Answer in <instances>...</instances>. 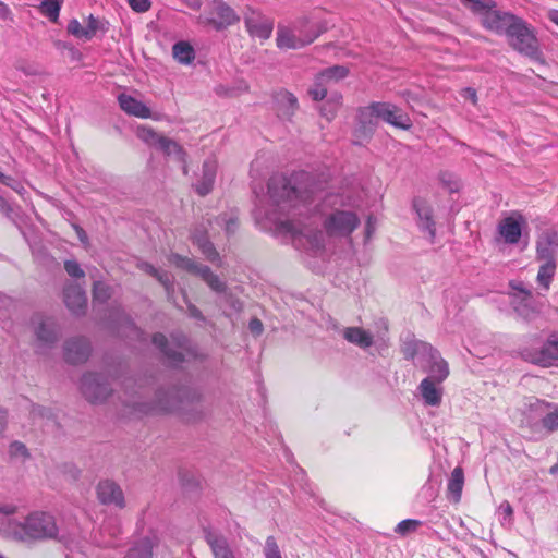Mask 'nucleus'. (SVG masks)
<instances>
[{"label": "nucleus", "instance_id": "obj_19", "mask_svg": "<svg viewBox=\"0 0 558 558\" xmlns=\"http://www.w3.org/2000/svg\"><path fill=\"white\" fill-rule=\"evenodd\" d=\"M277 116L281 120L290 121L299 110V101L294 94L280 89L274 96Z\"/></svg>", "mask_w": 558, "mask_h": 558}, {"label": "nucleus", "instance_id": "obj_40", "mask_svg": "<svg viewBox=\"0 0 558 558\" xmlns=\"http://www.w3.org/2000/svg\"><path fill=\"white\" fill-rule=\"evenodd\" d=\"M112 291L111 288L105 282L97 281L93 287V298L94 301L105 303L111 298Z\"/></svg>", "mask_w": 558, "mask_h": 558}, {"label": "nucleus", "instance_id": "obj_44", "mask_svg": "<svg viewBox=\"0 0 558 558\" xmlns=\"http://www.w3.org/2000/svg\"><path fill=\"white\" fill-rule=\"evenodd\" d=\"M439 180L450 192H457L459 190V180L452 172L441 171L439 173Z\"/></svg>", "mask_w": 558, "mask_h": 558}, {"label": "nucleus", "instance_id": "obj_62", "mask_svg": "<svg viewBox=\"0 0 558 558\" xmlns=\"http://www.w3.org/2000/svg\"><path fill=\"white\" fill-rule=\"evenodd\" d=\"M7 427V412L2 409H0V434L3 433V430Z\"/></svg>", "mask_w": 558, "mask_h": 558}, {"label": "nucleus", "instance_id": "obj_20", "mask_svg": "<svg viewBox=\"0 0 558 558\" xmlns=\"http://www.w3.org/2000/svg\"><path fill=\"white\" fill-rule=\"evenodd\" d=\"M102 28L101 22L94 15H89L87 19V25L83 26L80 21L73 19L69 22L66 31L69 34L77 39L90 40L96 33Z\"/></svg>", "mask_w": 558, "mask_h": 558}, {"label": "nucleus", "instance_id": "obj_56", "mask_svg": "<svg viewBox=\"0 0 558 558\" xmlns=\"http://www.w3.org/2000/svg\"><path fill=\"white\" fill-rule=\"evenodd\" d=\"M11 10L10 8L2 1H0V17L3 20L10 19Z\"/></svg>", "mask_w": 558, "mask_h": 558}, {"label": "nucleus", "instance_id": "obj_31", "mask_svg": "<svg viewBox=\"0 0 558 558\" xmlns=\"http://www.w3.org/2000/svg\"><path fill=\"white\" fill-rule=\"evenodd\" d=\"M344 338L361 348H368L373 344L372 336L360 327H349L344 330Z\"/></svg>", "mask_w": 558, "mask_h": 558}, {"label": "nucleus", "instance_id": "obj_12", "mask_svg": "<svg viewBox=\"0 0 558 558\" xmlns=\"http://www.w3.org/2000/svg\"><path fill=\"white\" fill-rule=\"evenodd\" d=\"M378 119L401 130H410L412 121L408 113L389 102H373Z\"/></svg>", "mask_w": 558, "mask_h": 558}, {"label": "nucleus", "instance_id": "obj_17", "mask_svg": "<svg viewBox=\"0 0 558 558\" xmlns=\"http://www.w3.org/2000/svg\"><path fill=\"white\" fill-rule=\"evenodd\" d=\"M245 26L251 36L265 40L271 36L274 23L260 13L252 11L244 19Z\"/></svg>", "mask_w": 558, "mask_h": 558}, {"label": "nucleus", "instance_id": "obj_41", "mask_svg": "<svg viewBox=\"0 0 558 558\" xmlns=\"http://www.w3.org/2000/svg\"><path fill=\"white\" fill-rule=\"evenodd\" d=\"M421 525H422V522L418 520L405 519L396 525L395 532L397 534H399L400 536H405L410 533L415 532Z\"/></svg>", "mask_w": 558, "mask_h": 558}, {"label": "nucleus", "instance_id": "obj_60", "mask_svg": "<svg viewBox=\"0 0 558 558\" xmlns=\"http://www.w3.org/2000/svg\"><path fill=\"white\" fill-rule=\"evenodd\" d=\"M511 287L514 289V290H518L519 292H521L523 295H524V299H529L532 296V292L530 290H526L523 288V286L520 283V284H511Z\"/></svg>", "mask_w": 558, "mask_h": 558}, {"label": "nucleus", "instance_id": "obj_55", "mask_svg": "<svg viewBox=\"0 0 558 558\" xmlns=\"http://www.w3.org/2000/svg\"><path fill=\"white\" fill-rule=\"evenodd\" d=\"M499 509L502 511V514L505 515V518L507 517L511 520V518L513 515V508L509 504V501L501 502L499 506Z\"/></svg>", "mask_w": 558, "mask_h": 558}, {"label": "nucleus", "instance_id": "obj_2", "mask_svg": "<svg viewBox=\"0 0 558 558\" xmlns=\"http://www.w3.org/2000/svg\"><path fill=\"white\" fill-rule=\"evenodd\" d=\"M506 36L513 50L534 61L544 62L534 28L523 19L519 17Z\"/></svg>", "mask_w": 558, "mask_h": 558}, {"label": "nucleus", "instance_id": "obj_59", "mask_svg": "<svg viewBox=\"0 0 558 558\" xmlns=\"http://www.w3.org/2000/svg\"><path fill=\"white\" fill-rule=\"evenodd\" d=\"M374 230H375V227H374L373 217L369 216L367 218L366 228H365L366 239H369L372 236V233L374 232Z\"/></svg>", "mask_w": 558, "mask_h": 558}, {"label": "nucleus", "instance_id": "obj_58", "mask_svg": "<svg viewBox=\"0 0 558 558\" xmlns=\"http://www.w3.org/2000/svg\"><path fill=\"white\" fill-rule=\"evenodd\" d=\"M341 99L342 97L339 95L337 96V99H336V105H335V109L332 111H330V113H325V108L323 109V114L328 119V120H331L335 118L336 116V109L341 105Z\"/></svg>", "mask_w": 558, "mask_h": 558}, {"label": "nucleus", "instance_id": "obj_42", "mask_svg": "<svg viewBox=\"0 0 558 558\" xmlns=\"http://www.w3.org/2000/svg\"><path fill=\"white\" fill-rule=\"evenodd\" d=\"M195 242L197 243L202 253L206 256V258L209 262H216L219 258V254L216 251L215 246L207 239H205L203 236L197 238V239H195Z\"/></svg>", "mask_w": 558, "mask_h": 558}, {"label": "nucleus", "instance_id": "obj_29", "mask_svg": "<svg viewBox=\"0 0 558 558\" xmlns=\"http://www.w3.org/2000/svg\"><path fill=\"white\" fill-rule=\"evenodd\" d=\"M433 363L429 367L430 376L433 381L441 384L449 376L448 363L436 352L432 355Z\"/></svg>", "mask_w": 558, "mask_h": 558}, {"label": "nucleus", "instance_id": "obj_45", "mask_svg": "<svg viewBox=\"0 0 558 558\" xmlns=\"http://www.w3.org/2000/svg\"><path fill=\"white\" fill-rule=\"evenodd\" d=\"M265 558H282L274 536H268L265 543Z\"/></svg>", "mask_w": 558, "mask_h": 558}, {"label": "nucleus", "instance_id": "obj_27", "mask_svg": "<svg viewBox=\"0 0 558 558\" xmlns=\"http://www.w3.org/2000/svg\"><path fill=\"white\" fill-rule=\"evenodd\" d=\"M178 403L177 392H166L158 397V402L147 409H138L144 413H168L172 412Z\"/></svg>", "mask_w": 558, "mask_h": 558}, {"label": "nucleus", "instance_id": "obj_5", "mask_svg": "<svg viewBox=\"0 0 558 558\" xmlns=\"http://www.w3.org/2000/svg\"><path fill=\"white\" fill-rule=\"evenodd\" d=\"M522 357L532 364L542 367H551L558 364V333H551L539 345H529L521 351Z\"/></svg>", "mask_w": 558, "mask_h": 558}, {"label": "nucleus", "instance_id": "obj_35", "mask_svg": "<svg viewBox=\"0 0 558 558\" xmlns=\"http://www.w3.org/2000/svg\"><path fill=\"white\" fill-rule=\"evenodd\" d=\"M62 3L63 0H41L38 9L44 16L56 23L59 19Z\"/></svg>", "mask_w": 558, "mask_h": 558}, {"label": "nucleus", "instance_id": "obj_50", "mask_svg": "<svg viewBox=\"0 0 558 558\" xmlns=\"http://www.w3.org/2000/svg\"><path fill=\"white\" fill-rule=\"evenodd\" d=\"M281 229L288 233H291L293 236H295L296 234H301L303 231L298 228L293 221H283L281 223Z\"/></svg>", "mask_w": 558, "mask_h": 558}, {"label": "nucleus", "instance_id": "obj_61", "mask_svg": "<svg viewBox=\"0 0 558 558\" xmlns=\"http://www.w3.org/2000/svg\"><path fill=\"white\" fill-rule=\"evenodd\" d=\"M74 228H75V231H76V234H77V236H78L80 241H81L82 243H84V244H85V243H87V234H86V232L83 230V228H81V227H78V226H75Z\"/></svg>", "mask_w": 558, "mask_h": 558}, {"label": "nucleus", "instance_id": "obj_11", "mask_svg": "<svg viewBox=\"0 0 558 558\" xmlns=\"http://www.w3.org/2000/svg\"><path fill=\"white\" fill-rule=\"evenodd\" d=\"M519 16L498 10L496 7L489 9L485 16L481 20V24L484 28L494 32L496 34H505L507 35L512 27V24Z\"/></svg>", "mask_w": 558, "mask_h": 558}, {"label": "nucleus", "instance_id": "obj_6", "mask_svg": "<svg viewBox=\"0 0 558 558\" xmlns=\"http://www.w3.org/2000/svg\"><path fill=\"white\" fill-rule=\"evenodd\" d=\"M344 65H332L318 72L307 93L314 101H320L327 96L328 88L349 75Z\"/></svg>", "mask_w": 558, "mask_h": 558}, {"label": "nucleus", "instance_id": "obj_57", "mask_svg": "<svg viewBox=\"0 0 558 558\" xmlns=\"http://www.w3.org/2000/svg\"><path fill=\"white\" fill-rule=\"evenodd\" d=\"M141 269H143L145 272L149 274L150 276H157L158 275V269H156L153 265L148 264V263H144L141 265Z\"/></svg>", "mask_w": 558, "mask_h": 558}, {"label": "nucleus", "instance_id": "obj_8", "mask_svg": "<svg viewBox=\"0 0 558 558\" xmlns=\"http://www.w3.org/2000/svg\"><path fill=\"white\" fill-rule=\"evenodd\" d=\"M169 262L178 268H182L205 281L209 288L215 292H225L226 283L215 275L209 267L198 265L189 257H184L178 254H172L169 257Z\"/></svg>", "mask_w": 558, "mask_h": 558}, {"label": "nucleus", "instance_id": "obj_39", "mask_svg": "<svg viewBox=\"0 0 558 558\" xmlns=\"http://www.w3.org/2000/svg\"><path fill=\"white\" fill-rule=\"evenodd\" d=\"M136 134L137 137L145 142L147 145L155 147L158 146L163 137V135L157 133L153 128L146 125L138 126Z\"/></svg>", "mask_w": 558, "mask_h": 558}, {"label": "nucleus", "instance_id": "obj_49", "mask_svg": "<svg viewBox=\"0 0 558 558\" xmlns=\"http://www.w3.org/2000/svg\"><path fill=\"white\" fill-rule=\"evenodd\" d=\"M304 23H308V24H316V25H323L326 27L325 24H323L322 22H318V21H312L307 17H304V19H301L300 21H298V24L295 26V31L300 34V35H304L306 33H310L311 32V26H304L303 24Z\"/></svg>", "mask_w": 558, "mask_h": 558}, {"label": "nucleus", "instance_id": "obj_15", "mask_svg": "<svg viewBox=\"0 0 558 558\" xmlns=\"http://www.w3.org/2000/svg\"><path fill=\"white\" fill-rule=\"evenodd\" d=\"M97 498L102 505H113L120 509L124 508V495L118 484L106 480L98 483L96 487Z\"/></svg>", "mask_w": 558, "mask_h": 558}, {"label": "nucleus", "instance_id": "obj_33", "mask_svg": "<svg viewBox=\"0 0 558 558\" xmlns=\"http://www.w3.org/2000/svg\"><path fill=\"white\" fill-rule=\"evenodd\" d=\"M172 53L174 59H177L180 63L189 64L195 58V52L193 47L185 41H179L174 44L172 48Z\"/></svg>", "mask_w": 558, "mask_h": 558}, {"label": "nucleus", "instance_id": "obj_10", "mask_svg": "<svg viewBox=\"0 0 558 558\" xmlns=\"http://www.w3.org/2000/svg\"><path fill=\"white\" fill-rule=\"evenodd\" d=\"M81 389L92 403L102 402L110 395L111 389L106 378L99 374H85L81 381Z\"/></svg>", "mask_w": 558, "mask_h": 558}, {"label": "nucleus", "instance_id": "obj_24", "mask_svg": "<svg viewBox=\"0 0 558 558\" xmlns=\"http://www.w3.org/2000/svg\"><path fill=\"white\" fill-rule=\"evenodd\" d=\"M526 405L530 409H539L542 407L545 408H553V411L548 412L543 418H542V425L547 432H556L558 430V405H553L544 400H539L536 398H531L529 400V403Z\"/></svg>", "mask_w": 558, "mask_h": 558}, {"label": "nucleus", "instance_id": "obj_46", "mask_svg": "<svg viewBox=\"0 0 558 558\" xmlns=\"http://www.w3.org/2000/svg\"><path fill=\"white\" fill-rule=\"evenodd\" d=\"M64 269L73 278H84L85 272L76 260H65Z\"/></svg>", "mask_w": 558, "mask_h": 558}, {"label": "nucleus", "instance_id": "obj_16", "mask_svg": "<svg viewBox=\"0 0 558 558\" xmlns=\"http://www.w3.org/2000/svg\"><path fill=\"white\" fill-rule=\"evenodd\" d=\"M89 354L90 345L85 338H73L64 343V359L70 364H82Z\"/></svg>", "mask_w": 558, "mask_h": 558}, {"label": "nucleus", "instance_id": "obj_1", "mask_svg": "<svg viewBox=\"0 0 558 558\" xmlns=\"http://www.w3.org/2000/svg\"><path fill=\"white\" fill-rule=\"evenodd\" d=\"M58 535L54 517L45 511H33L23 521L9 522L8 536L19 543L56 539Z\"/></svg>", "mask_w": 558, "mask_h": 558}, {"label": "nucleus", "instance_id": "obj_64", "mask_svg": "<svg viewBox=\"0 0 558 558\" xmlns=\"http://www.w3.org/2000/svg\"><path fill=\"white\" fill-rule=\"evenodd\" d=\"M322 233L318 232L316 235H315V243L313 244V246L317 247V248H323L324 247V244H323V240H322Z\"/></svg>", "mask_w": 558, "mask_h": 558}, {"label": "nucleus", "instance_id": "obj_51", "mask_svg": "<svg viewBox=\"0 0 558 558\" xmlns=\"http://www.w3.org/2000/svg\"><path fill=\"white\" fill-rule=\"evenodd\" d=\"M461 95L464 99L470 100L473 105H477V94L476 90L472 87H466L461 90Z\"/></svg>", "mask_w": 558, "mask_h": 558}, {"label": "nucleus", "instance_id": "obj_21", "mask_svg": "<svg viewBox=\"0 0 558 558\" xmlns=\"http://www.w3.org/2000/svg\"><path fill=\"white\" fill-rule=\"evenodd\" d=\"M558 239L555 233H544L536 243V259L538 262H556Z\"/></svg>", "mask_w": 558, "mask_h": 558}, {"label": "nucleus", "instance_id": "obj_18", "mask_svg": "<svg viewBox=\"0 0 558 558\" xmlns=\"http://www.w3.org/2000/svg\"><path fill=\"white\" fill-rule=\"evenodd\" d=\"M412 206L417 215L420 228L426 230L430 241L434 242L436 228L430 204L425 198L417 196L413 198Z\"/></svg>", "mask_w": 558, "mask_h": 558}, {"label": "nucleus", "instance_id": "obj_63", "mask_svg": "<svg viewBox=\"0 0 558 558\" xmlns=\"http://www.w3.org/2000/svg\"><path fill=\"white\" fill-rule=\"evenodd\" d=\"M548 19L555 23L556 25H558V10H550L548 12Z\"/></svg>", "mask_w": 558, "mask_h": 558}, {"label": "nucleus", "instance_id": "obj_25", "mask_svg": "<svg viewBox=\"0 0 558 558\" xmlns=\"http://www.w3.org/2000/svg\"><path fill=\"white\" fill-rule=\"evenodd\" d=\"M37 339L46 345L53 344L58 339V329L53 319H40L35 328Z\"/></svg>", "mask_w": 558, "mask_h": 558}, {"label": "nucleus", "instance_id": "obj_43", "mask_svg": "<svg viewBox=\"0 0 558 558\" xmlns=\"http://www.w3.org/2000/svg\"><path fill=\"white\" fill-rule=\"evenodd\" d=\"M159 149H161L165 154L171 155H182L183 150L182 147L174 141L163 136L161 142L157 146Z\"/></svg>", "mask_w": 558, "mask_h": 558}, {"label": "nucleus", "instance_id": "obj_54", "mask_svg": "<svg viewBox=\"0 0 558 558\" xmlns=\"http://www.w3.org/2000/svg\"><path fill=\"white\" fill-rule=\"evenodd\" d=\"M154 277L166 288L167 292H170L172 283L166 274L158 271V275Z\"/></svg>", "mask_w": 558, "mask_h": 558}, {"label": "nucleus", "instance_id": "obj_4", "mask_svg": "<svg viewBox=\"0 0 558 558\" xmlns=\"http://www.w3.org/2000/svg\"><path fill=\"white\" fill-rule=\"evenodd\" d=\"M199 23L219 32L240 21L236 12L222 0L211 1L205 12L198 17Z\"/></svg>", "mask_w": 558, "mask_h": 558}, {"label": "nucleus", "instance_id": "obj_34", "mask_svg": "<svg viewBox=\"0 0 558 558\" xmlns=\"http://www.w3.org/2000/svg\"><path fill=\"white\" fill-rule=\"evenodd\" d=\"M203 179L199 184L196 185V191L201 196L207 195L215 182V168L209 162L204 163Z\"/></svg>", "mask_w": 558, "mask_h": 558}, {"label": "nucleus", "instance_id": "obj_9", "mask_svg": "<svg viewBox=\"0 0 558 558\" xmlns=\"http://www.w3.org/2000/svg\"><path fill=\"white\" fill-rule=\"evenodd\" d=\"M304 26H311V32L304 35L295 34L287 27H279L277 32V46L281 49H299L312 44L320 34L326 32L327 27L323 25L304 23Z\"/></svg>", "mask_w": 558, "mask_h": 558}, {"label": "nucleus", "instance_id": "obj_30", "mask_svg": "<svg viewBox=\"0 0 558 558\" xmlns=\"http://www.w3.org/2000/svg\"><path fill=\"white\" fill-rule=\"evenodd\" d=\"M464 486V473L463 469L457 466L452 470L451 476L448 482V492L452 495V499L454 502H459L462 495V489Z\"/></svg>", "mask_w": 558, "mask_h": 558}, {"label": "nucleus", "instance_id": "obj_36", "mask_svg": "<svg viewBox=\"0 0 558 558\" xmlns=\"http://www.w3.org/2000/svg\"><path fill=\"white\" fill-rule=\"evenodd\" d=\"M153 544L149 538L141 539L134 547H132L125 558H151Z\"/></svg>", "mask_w": 558, "mask_h": 558}, {"label": "nucleus", "instance_id": "obj_13", "mask_svg": "<svg viewBox=\"0 0 558 558\" xmlns=\"http://www.w3.org/2000/svg\"><path fill=\"white\" fill-rule=\"evenodd\" d=\"M378 117L375 112L373 102L366 107H362L357 112V125L354 130L356 143L367 141L374 134L377 126Z\"/></svg>", "mask_w": 558, "mask_h": 558}, {"label": "nucleus", "instance_id": "obj_32", "mask_svg": "<svg viewBox=\"0 0 558 558\" xmlns=\"http://www.w3.org/2000/svg\"><path fill=\"white\" fill-rule=\"evenodd\" d=\"M541 263L536 280L545 290H548L555 276L557 264L556 262Z\"/></svg>", "mask_w": 558, "mask_h": 558}, {"label": "nucleus", "instance_id": "obj_3", "mask_svg": "<svg viewBox=\"0 0 558 558\" xmlns=\"http://www.w3.org/2000/svg\"><path fill=\"white\" fill-rule=\"evenodd\" d=\"M360 223L354 211L337 209L325 217L323 228L329 238H350Z\"/></svg>", "mask_w": 558, "mask_h": 558}, {"label": "nucleus", "instance_id": "obj_26", "mask_svg": "<svg viewBox=\"0 0 558 558\" xmlns=\"http://www.w3.org/2000/svg\"><path fill=\"white\" fill-rule=\"evenodd\" d=\"M153 343L158 347L167 359L175 364L184 360L182 349L184 348V341H179L178 347L180 350H171L168 347V340L162 333H156L153 337Z\"/></svg>", "mask_w": 558, "mask_h": 558}, {"label": "nucleus", "instance_id": "obj_52", "mask_svg": "<svg viewBox=\"0 0 558 558\" xmlns=\"http://www.w3.org/2000/svg\"><path fill=\"white\" fill-rule=\"evenodd\" d=\"M248 328L253 335L259 336L263 332V323L258 318H252Z\"/></svg>", "mask_w": 558, "mask_h": 558}, {"label": "nucleus", "instance_id": "obj_48", "mask_svg": "<svg viewBox=\"0 0 558 558\" xmlns=\"http://www.w3.org/2000/svg\"><path fill=\"white\" fill-rule=\"evenodd\" d=\"M10 454L12 457H28L26 446L21 441H14L10 445Z\"/></svg>", "mask_w": 558, "mask_h": 558}, {"label": "nucleus", "instance_id": "obj_7", "mask_svg": "<svg viewBox=\"0 0 558 558\" xmlns=\"http://www.w3.org/2000/svg\"><path fill=\"white\" fill-rule=\"evenodd\" d=\"M268 192L270 197L277 203L281 204L289 202L292 206H296L299 202L307 203L310 194L307 192L299 191L291 182L283 175H274L268 182Z\"/></svg>", "mask_w": 558, "mask_h": 558}, {"label": "nucleus", "instance_id": "obj_22", "mask_svg": "<svg viewBox=\"0 0 558 558\" xmlns=\"http://www.w3.org/2000/svg\"><path fill=\"white\" fill-rule=\"evenodd\" d=\"M64 302L73 314H83L87 307L84 290L77 284H69L64 289Z\"/></svg>", "mask_w": 558, "mask_h": 558}, {"label": "nucleus", "instance_id": "obj_14", "mask_svg": "<svg viewBox=\"0 0 558 558\" xmlns=\"http://www.w3.org/2000/svg\"><path fill=\"white\" fill-rule=\"evenodd\" d=\"M524 223L525 220L523 216L519 213H513L500 220L498 232L506 243L517 244L520 241L522 225Z\"/></svg>", "mask_w": 558, "mask_h": 558}, {"label": "nucleus", "instance_id": "obj_28", "mask_svg": "<svg viewBox=\"0 0 558 558\" xmlns=\"http://www.w3.org/2000/svg\"><path fill=\"white\" fill-rule=\"evenodd\" d=\"M432 378H424L420 384L421 395L428 405H438L441 402V390L436 387Z\"/></svg>", "mask_w": 558, "mask_h": 558}, {"label": "nucleus", "instance_id": "obj_23", "mask_svg": "<svg viewBox=\"0 0 558 558\" xmlns=\"http://www.w3.org/2000/svg\"><path fill=\"white\" fill-rule=\"evenodd\" d=\"M118 102L120 108L129 116H133L140 119H148L151 117L150 109L144 102L130 95H119Z\"/></svg>", "mask_w": 558, "mask_h": 558}, {"label": "nucleus", "instance_id": "obj_38", "mask_svg": "<svg viewBox=\"0 0 558 558\" xmlns=\"http://www.w3.org/2000/svg\"><path fill=\"white\" fill-rule=\"evenodd\" d=\"M466 8H469L473 13L477 14L482 20L483 16L496 7V2L494 0H462Z\"/></svg>", "mask_w": 558, "mask_h": 558}, {"label": "nucleus", "instance_id": "obj_37", "mask_svg": "<svg viewBox=\"0 0 558 558\" xmlns=\"http://www.w3.org/2000/svg\"><path fill=\"white\" fill-rule=\"evenodd\" d=\"M208 543L215 558H234L225 538L210 537Z\"/></svg>", "mask_w": 558, "mask_h": 558}, {"label": "nucleus", "instance_id": "obj_53", "mask_svg": "<svg viewBox=\"0 0 558 558\" xmlns=\"http://www.w3.org/2000/svg\"><path fill=\"white\" fill-rule=\"evenodd\" d=\"M19 508L13 504H0V513L5 515H12L17 512Z\"/></svg>", "mask_w": 558, "mask_h": 558}, {"label": "nucleus", "instance_id": "obj_47", "mask_svg": "<svg viewBox=\"0 0 558 558\" xmlns=\"http://www.w3.org/2000/svg\"><path fill=\"white\" fill-rule=\"evenodd\" d=\"M128 3L133 11L138 13L147 12L151 7L150 0H128Z\"/></svg>", "mask_w": 558, "mask_h": 558}]
</instances>
